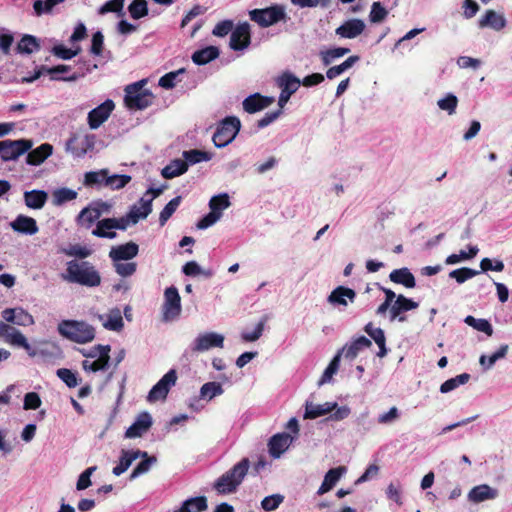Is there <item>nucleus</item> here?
Listing matches in <instances>:
<instances>
[{"label": "nucleus", "mask_w": 512, "mask_h": 512, "mask_svg": "<svg viewBox=\"0 0 512 512\" xmlns=\"http://www.w3.org/2000/svg\"><path fill=\"white\" fill-rule=\"evenodd\" d=\"M364 30V21L355 18L345 21L335 32L341 38L353 39L362 34Z\"/></svg>", "instance_id": "412c9836"}, {"label": "nucleus", "mask_w": 512, "mask_h": 512, "mask_svg": "<svg viewBox=\"0 0 512 512\" xmlns=\"http://www.w3.org/2000/svg\"><path fill=\"white\" fill-rule=\"evenodd\" d=\"M230 206L229 196L226 193L213 196L209 201V208L212 212L222 216V211Z\"/></svg>", "instance_id": "a18cd8bd"}, {"label": "nucleus", "mask_w": 512, "mask_h": 512, "mask_svg": "<svg viewBox=\"0 0 512 512\" xmlns=\"http://www.w3.org/2000/svg\"><path fill=\"white\" fill-rule=\"evenodd\" d=\"M142 459L141 462L137 464V466L133 469V471L130 474V480H133L140 475L148 472L150 470V467L153 463L156 462L155 456H148V453L146 452V456H140Z\"/></svg>", "instance_id": "de8ad7c7"}, {"label": "nucleus", "mask_w": 512, "mask_h": 512, "mask_svg": "<svg viewBox=\"0 0 512 512\" xmlns=\"http://www.w3.org/2000/svg\"><path fill=\"white\" fill-rule=\"evenodd\" d=\"M479 273V271L468 268V267H462L459 269H455L449 273V276L453 279H455L459 284L464 283L468 279L476 276Z\"/></svg>", "instance_id": "864d4df0"}, {"label": "nucleus", "mask_w": 512, "mask_h": 512, "mask_svg": "<svg viewBox=\"0 0 512 512\" xmlns=\"http://www.w3.org/2000/svg\"><path fill=\"white\" fill-rule=\"evenodd\" d=\"M130 181H131L130 175L115 174V175L109 176V173H108L107 179H106V186L110 187L111 189L118 190V189L124 188Z\"/></svg>", "instance_id": "603ef678"}, {"label": "nucleus", "mask_w": 512, "mask_h": 512, "mask_svg": "<svg viewBox=\"0 0 512 512\" xmlns=\"http://www.w3.org/2000/svg\"><path fill=\"white\" fill-rule=\"evenodd\" d=\"M62 253L69 257H78L80 259H85L91 255V250L85 246H81L79 244L71 245L68 248L62 249Z\"/></svg>", "instance_id": "4d7b16f0"}, {"label": "nucleus", "mask_w": 512, "mask_h": 512, "mask_svg": "<svg viewBox=\"0 0 512 512\" xmlns=\"http://www.w3.org/2000/svg\"><path fill=\"white\" fill-rule=\"evenodd\" d=\"M57 330L62 337L79 344L91 342L95 338V328L85 321L62 320Z\"/></svg>", "instance_id": "7ed1b4c3"}, {"label": "nucleus", "mask_w": 512, "mask_h": 512, "mask_svg": "<svg viewBox=\"0 0 512 512\" xmlns=\"http://www.w3.org/2000/svg\"><path fill=\"white\" fill-rule=\"evenodd\" d=\"M388 15V11L381 5L380 2H374L369 14V20L372 23L382 22Z\"/></svg>", "instance_id": "13d9d810"}, {"label": "nucleus", "mask_w": 512, "mask_h": 512, "mask_svg": "<svg viewBox=\"0 0 512 512\" xmlns=\"http://www.w3.org/2000/svg\"><path fill=\"white\" fill-rule=\"evenodd\" d=\"M234 23L232 20H223L218 22L213 28L212 34L217 37H224L230 32L232 33Z\"/></svg>", "instance_id": "69168bd1"}, {"label": "nucleus", "mask_w": 512, "mask_h": 512, "mask_svg": "<svg viewBox=\"0 0 512 512\" xmlns=\"http://www.w3.org/2000/svg\"><path fill=\"white\" fill-rule=\"evenodd\" d=\"M56 374L69 388H74L78 385L77 376L70 369L59 368Z\"/></svg>", "instance_id": "052dcab7"}, {"label": "nucleus", "mask_w": 512, "mask_h": 512, "mask_svg": "<svg viewBox=\"0 0 512 512\" xmlns=\"http://www.w3.org/2000/svg\"><path fill=\"white\" fill-rule=\"evenodd\" d=\"M146 80H140L125 88V105L129 109L143 110L153 104L154 95L151 91L143 89Z\"/></svg>", "instance_id": "20e7f679"}, {"label": "nucleus", "mask_w": 512, "mask_h": 512, "mask_svg": "<svg viewBox=\"0 0 512 512\" xmlns=\"http://www.w3.org/2000/svg\"><path fill=\"white\" fill-rule=\"evenodd\" d=\"M249 466V459L243 458L216 480L214 483L215 490L219 494H230L235 492L246 476Z\"/></svg>", "instance_id": "f03ea898"}, {"label": "nucleus", "mask_w": 512, "mask_h": 512, "mask_svg": "<svg viewBox=\"0 0 512 512\" xmlns=\"http://www.w3.org/2000/svg\"><path fill=\"white\" fill-rule=\"evenodd\" d=\"M162 311L164 321H172L180 315L181 298L175 286H170L165 289Z\"/></svg>", "instance_id": "6e6552de"}, {"label": "nucleus", "mask_w": 512, "mask_h": 512, "mask_svg": "<svg viewBox=\"0 0 512 512\" xmlns=\"http://www.w3.org/2000/svg\"><path fill=\"white\" fill-rule=\"evenodd\" d=\"M140 456H146V452L141 450H122L119 463L112 470L113 474L120 476L130 467L132 462L140 458Z\"/></svg>", "instance_id": "b1692460"}, {"label": "nucleus", "mask_w": 512, "mask_h": 512, "mask_svg": "<svg viewBox=\"0 0 512 512\" xmlns=\"http://www.w3.org/2000/svg\"><path fill=\"white\" fill-rule=\"evenodd\" d=\"M32 141L28 139L0 141V158L4 162L17 160L32 148Z\"/></svg>", "instance_id": "0eeeda50"}, {"label": "nucleus", "mask_w": 512, "mask_h": 512, "mask_svg": "<svg viewBox=\"0 0 512 512\" xmlns=\"http://www.w3.org/2000/svg\"><path fill=\"white\" fill-rule=\"evenodd\" d=\"M497 495V490L491 488L487 484H481L470 490L468 498L471 502L480 503L485 500L495 499Z\"/></svg>", "instance_id": "cd10ccee"}, {"label": "nucleus", "mask_w": 512, "mask_h": 512, "mask_svg": "<svg viewBox=\"0 0 512 512\" xmlns=\"http://www.w3.org/2000/svg\"><path fill=\"white\" fill-rule=\"evenodd\" d=\"M184 72L185 69L181 68L177 71L166 73L159 79V86L165 89H172L175 86L176 77Z\"/></svg>", "instance_id": "338daca9"}, {"label": "nucleus", "mask_w": 512, "mask_h": 512, "mask_svg": "<svg viewBox=\"0 0 512 512\" xmlns=\"http://www.w3.org/2000/svg\"><path fill=\"white\" fill-rule=\"evenodd\" d=\"M115 108L112 100L107 99L88 113V124L91 129L99 128L110 116Z\"/></svg>", "instance_id": "f8f14e48"}, {"label": "nucleus", "mask_w": 512, "mask_h": 512, "mask_svg": "<svg viewBox=\"0 0 512 512\" xmlns=\"http://www.w3.org/2000/svg\"><path fill=\"white\" fill-rule=\"evenodd\" d=\"M138 252L139 246L136 243L130 241L128 243L112 247L109 252V257L114 262L131 260L137 256Z\"/></svg>", "instance_id": "aec40b11"}, {"label": "nucleus", "mask_w": 512, "mask_h": 512, "mask_svg": "<svg viewBox=\"0 0 512 512\" xmlns=\"http://www.w3.org/2000/svg\"><path fill=\"white\" fill-rule=\"evenodd\" d=\"M207 509V499L205 496L194 497L186 500L180 509L175 512H202Z\"/></svg>", "instance_id": "ea45409f"}, {"label": "nucleus", "mask_w": 512, "mask_h": 512, "mask_svg": "<svg viewBox=\"0 0 512 512\" xmlns=\"http://www.w3.org/2000/svg\"><path fill=\"white\" fill-rule=\"evenodd\" d=\"M418 306V302H415L402 294L398 295L390 309L391 320L397 319L400 322L406 321V316L403 314L418 308Z\"/></svg>", "instance_id": "4468645a"}, {"label": "nucleus", "mask_w": 512, "mask_h": 512, "mask_svg": "<svg viewBox=\"0 0 512 512\" xmlns=\"http://www.w3.org/2000/svg\"><path fill=\"white\" fill-rule=\"evenodd\" d=\"M337 407V403L326 402L323 405L313 404L312 402H306L305 405V419H316L320 416L326 415L332 412Z\"/></svg>", "instance_id": "7c9ffc66"}, {"label": "nucleus", "mask_w": 512, "mask_h": 512, "mask_svg": "<svg viewBox=\"0 0 512 512\" xmlns=\"http://www.w3.org/2000/svg\"><path fill=\"white\" fill-rule=\"evenodd\" d=\"M372 342L365 336H360L354 341H352L349 345H346L342 349V353L344 354V357L347 359H354L357 357L358 353L363 350L364 348L371 347Z\"/></svg>", "instance_id": "f704fd0d"}, {"label": "nucleus", "mask_w": 512, "mask_h": 512, "mask_svg": "<svg viewBox=\"0 0 512 512\" xmlns=\"http://www.w3.org/2000/svg\"><path fill=\"white\" fill-rule=\"evenodd\" d=\"M340 360V353H338L329 363L327 368L324 370L320 380L319 385H323L324 383L330 381L332 376L337 372Z\"/></svg>", "instance_id": "bf43d9fd"}, {"label": "nucleus", "mask_w": 512, "mask_h": 512, "mask_svg": "<svg viewBox=\"0 0 512 512\" xmlns=\"http://www.w3.org/2000/svg\"><path fill=\"white\" fill-rule=\"evenodd\" d=\"M177 381L176 370H169L150 390L148 394L149 402H156L158 400L166 399L170 389Z\"/></svg>", "instance_id": "1a4fd4ad"}, {"label": "nucleus", "mask_w": 512, "mask_h": 512, "mask_svg": "<svg viewBox=\"0 0 512 512\" xmlns=\"http://www.w3.org/2000/svg\"><path fill=\"white\" fill-rule=\"evenodd\" d=\"M187 170V162L182 159H174L162 169L161 174L166 179H172L184 174Z\"/></svg>", "instance_id": "58836bf2"}, {"label": "nucleus", "mask_w": 512, "mask_h": 512, "mask_svg": "<svg viewBox=\"0 0 512 512\" xmlns=\"http://www.w3.org/2000/svg\"><path fill=\"white\" fill-rule=\"evenodd\" d=\"M41 406L40 396L36 392H29L24 396V409L36 410Z\"/></svg>", "instance_id": "774afa93"}, {"label": "nucleus", "mask_w": 512, "mask_h": 512, "mask_svg": "<svg viewBox=\"0 0 512 512\" xmlns=\"http://www.w3.org/2000/svg\"><path fill=\"white\" fill-rule=\"evenodd\" d=\"M506 21L502 15L497 14L494 10H487L486 13L479 19V27H491L496 31L503 29Z\"/></svg>", "instance_id": "2f4dec72"}, {"label": "nucleus", "mask_w": 512, "mask_h": 512, "mask_svg": "<svg viewBox=\"0 0 512 512\" xmlns=\"http://www.w3.org/2000/svg\"><path fill=\"white\" fill-rule=\"evenodd\" d=\"M0 338L14 346L22 348L28 346L26 337L18 329L3 321H0Z\"/></svg>", "instance_id": "a211bd4d"}, {"label": "nucleus", "mask_w": 512, "mask_h": 512, "mask_svg": "<svg viewBox=\"0 0 512 512\" xmlns=\"http://www.w3.org/2000/svg\"><path fill=\"white\" fill-rule=\"evenodd\" d=\"M265 323H266V318H263L256 325V328L254 329L253 332H243L241 334V338L243 339V341L254 342V341L258 340L263 334Z\"/></svg>", "instance_id": "e2e57ef3"}, {"label": "nucleus", "mask_w": 512, "mask_h": 512, "mask_svg": "<svg viewBox=\"0 0 512 512\" xmlns=\"http://www.w3.org/2000/svg\"><path fill=\"white\" fill-rule=\"evenodd\" d=\"M349 52H350V49L345 48V47H337V48L328 49L326 51H322L321 52L322 63L325 66H328L331 64V62L334 59L340 58V57L348 54Z\"/></svg>", "instance_id": "8fccbe9b"}, {"label": "nucleus", "mask_w": 512, "mask_h": 512, "mask_svg": "<svg viewBox=\"0 0 512 512\" xmlns=\"http://www.w3.org/2000/svg\"><path fill=\"white\" fill-rule=\"evenodd\" d=\"M278 85L281 88V93L278 99V106L282 111L292 94L298 90L300 86V80L293 74L286 72L283 73L279 78Z\"/></svg>", "instance_id": "9d476101"}, {"label": "nucleus", "mask_w": 512, "mask_h": 512, "mask_svg": "<svg viewBox=\"0 0 512 512\" xmlns=\"http://www.w3.org/2000/svg\"><path fill=\"white\" fill-rule=\"evenodd\" d=\"M80 51V48H77L76 50H72L70 48L65 47L64 45H55L52 48V53L57 56L58 58H61L63 60H70L73 57H75Z\"/></svg>", "instance_id": "0e129e2a"}, {"label": "nucleus", "mask_w": 512, "mask_h": 512, "mask_svg": "<svg viewBox=\"0 0 512 512\" xmlns=\"http://www.w3.org/2000/svg\"><path fill=\"white\" fill-rule=\"evenodd\" d=\"M152 417L148 412L140 413L133 424L127 428L125 437L132 439L142 437L152 426Z\"/></svg>", "instance_id": "f3484780"}, {"label": "nucleus", "mask_w": 512, "mask_h": 512, "mask_svg": "<svg viewBox=\"0 0 512 512\" xmlns=\"http://www.w3.org/2000/svg\"><path fill=\"white\" fill-rule=\"evenodd\" d=\"M128 11L133 19H140L148 15L146 0H133L128 6Z\"/></svg>", "instance_id": "09e8293b"}, {"label": "nucleus", "mask_w": 512, "mask_h": 512, "mask_svg": "<svg viewBox=\"0 0 512 512\" xmlns=\"http://www.w3.org/2000/svg\"><path fill=\"white\" fill-rule=\"evenodd\" d=\"M48 195L43 190H31L24 193V201L31 209H41L47 201Z\"/></svg>", "instance_id": "e433bc0d"}, {"label": "nucleus", "mask_w": 512, "mask_h": 512, "mask_svg": "<svg viewBox=\"0 0 512 512\" xmlns=\"http://www.w3.org/2000/svg\"><path fill=\"white\" fill-rule=\"evenodd\" d=\"M346 472V467L339 466L336 468L330 469L324 476V480L318 489V494L323 495L329 492L336 483L340 480L341 476Z\"/></svg>", "instance_id": "bb28decb"}, {"label": "nucleus", "mask_w": 512, "mask_h": 512, "mask_svg": "<svg viewBox=\"0 0 512 512\" xmlns=\"http://www.w3.org/2000/svg\"><path fill=\"white\" fill-rule=\"evenodd\" d=\"M100 217L99 210L91 203L80 211L76 222L79 226L89 229L96 221L100 220Z\"/></svg>", "instance_id": "c756f323"}, {"label": "nucleus", "mask_w": 512, "mask_h": 512, "mask_svg": "<svg viewBox=\"0 0 512 512\" xmlns=\"http://www.w3.org/2000/svg\"><path fill=\"white\" fill-rule=\"evenodd\" d=\"M222 393V386L218 382H207L200 389V395L202 398L212 399Z\"/></svg>", "instance_id": "5fc2aeb1"}, {"label": "nucleus", "mask_w": 512, "mask_h": 512, "mask_svg": "<svg viewBox=\"0 0 512 512\" xmlns=\"http://www.w3.org/2000/svg\"><path fill=\"white\" fill-rule=\"evenodd\" d=\"M283 500L284 496L280 494H273L265 497L261 502V506L265 511H274L279 507Z\"/></svg>", "instance_id": "680f3d73"}, {"label": "nucleus", "mask_w": 512, "mask_h": 512, "mask_svg": "<svg viewBox=\"0 0 512 512\" xmlns=\"http://www.w3.org/2000/svg\"><path fill=\"white\" fill-rule=\"evenodd\" d=\"M275 99L269 96H263L259 93H255L253 95L248 96L243 101V109L250 114L259 112L271 104H273Z\"/></svg>", "instance_id": "6ab92c4d"}, {"label": "nucleus", "mask_w": 512, "mask_h": 512, "mask_svg": "<svg viewBox=\"0 0 512 512\" xmlns=\"http://www.w3.org/2000/svg\"><path fill=\"white\" fill-rule=\"evenodd\" d=\"M63 278L70 282L86 287H97L101 284V275L95 266L88 261L67 262L66 273Z\"/></svg>", "instance_id": "f257e3e1"}, {"label": "nucleus", "mask_w": 512, "mask_h": 512, "mask_svg": "<svg viewBox=\"0 0 512 512\" xmlns=\"http://www.w3.org/2000/svg\"><path fill=\"white\" fill-rule=\"evenodd\" d=\"M182 201L181 196H177L173 199H171L163 208V210L160 212L159 215V223L161 226H164L168 219L173 215V213L176 211L178 206L180 205Z\"/></svg>", "instance_id": "49530a36"}, {"label": "nucleus", "mask_w": 512, "mask_h": 512, "mask_svg": "<svg viewBox=\"0 0 512 512\" xmlns=\"http://www.w3.org/2000/svg\"><path fill=\"white\" fill-rule=\"evenodd\" d=\"M250 19L259 26L266 28L285 20V9L281 5H273L264 9H254L249 12Z\"/></svg>", "instance_id": "423d86ee"}, {"label": "nucleus", "mask_w": 512, "mask_h": 512, "mask_svg": "<svg viewBox=\"0 0 512 512\" xmlns=\"http://www.w3.org/2000/svg\"><path fill=\"white\" fill-rule=\"evenodd\" d=\"M40 48V42L35 36L25 34L17 43L15 50L18 54L30 55L34 52L39 51Z\"/></svg>", "instance_id": "c9c22d12"}, {"label": "nucleus", "mask_w": 512, "mask_h": 512, "mask_svg": "<svg viewBox=\"0 0 512 512\" xmlns=\"http://www.w3.org/2000/svg\"><path fill=\"white\" fill-rule=\"evenodd\" d=\"M389 278L393 283L401 284L406 288H414L416 285L414 275L406 267L393 270Z\"/></svg>", "instance_id": "72a5a7b5"}, {"label": "nucleus", "mask_w": 512, "mask_h": 512, "mask_svg": "<svg viewBox=\"0 0 512 512\" xmlns=\"http://www.w3.org/2000/svg\"><path fill=\"white\" fill-rule=\"evenodd\" d=\"M224 337L220 334L209 332L199 335L195 341L192 350L194 352H203L211 348H222Z\"/></svg>", "instance_id": "dca6fc26"}, {"label": "nucleus", "mask_w": 512, "mask_h": 512, "mask_svg": "<svg viewBox=\"0 0 512 512\" xmlns=\"http://www.w3.org/2000/svg\"><path fill=\"white\" fill-rule=\"evenodd\" d=\"M93 137L85 135L81 138L78 134L73 133L66 142V151L74 157L81 158L94 146Z\"/></svg>", "instance_id": "9b49d317"}, {"label": "nucleus", "mask_w": 512, "mask_h": 512, "mask_svg": "<svg viewBox=\"0 0 512 512\" xmlns=\"http://www.w3.org/2000/svg\"><path fill=\"white\" fill-rule=\"evenodd\" d=\"M108 169H101L98 171L86 172L84 175V185L87 187H93L95 185L104 184L106 186Z\"/></svg>", "instance_id": "79ce46f5"}, {"label": "nucleus", "mask_w": 512, "mask_h": 512, "mask_svg": "<svg viewBox=\"0 0 512 512\" xmlns=\"http://www.w3.org/2000/svg\"><path fill=\"white\" fill-rule=\"evenodd\" d=\"M292 437L287 433L273 435L268 443L269 453L274 458H279L290 446Z\"/></svg>", "instance_id": "4be33fe9"}, {"label": "nucleus", "mask_w": 512, "mask_h": 512, "mask_svg": "<svg viewBox=\"0 0 512 512\" xmlns=\"http://www.w3.org/2000/svg\"><path fill=\"white\" fill-rule=\"evenodd\" d=\"M53 152V147L49 143H43L34 150H29L26 162L29 165L37 166L42 164Z\"/></svg>", "instance_id": "a878e982"}, {"label": "nucleus", "mask_w": 512, "mask_h": 512, "mask_svg": "<svg viewBox=\"0 0 512 512\" xmlns=\"http://www.w3.org/2000/svg\"><path fill=\"white\" fill-rule=\"evenodd\" d=\"M437 105L441 110H444L449 115H452L456 111L458 98L453 94H447L446 97L438 100Z\"/></svg>", "instance_id": "6e6d98bb"}, {"label": "nucleus", "mask_w": 512, "mask_h": 512, "mask_svg": "<svg viewBox=\"0 0 512 512\" xmlns=\"http://www.w3.org/2000/svg\"><path fill=\"white\" fill-rule=\"evenodd\" d=\"M139 203L140 206L133 205L127 213L132 224L138 223L140 219H145L152 212V199L141 198Z\"/></svg>", "instance_id": "c85d7f7f"}, {"label": "nucleus", "mask_w": 512, "mask_h": 512, "mask_svg": "<svg viewBox=\"0 0 512 512\" xmlns=\"http://www.w3.org/2000/svg\"><path fill=\"white\" fill-rule=\"evenodd\" d=\"M251 43L250 26L247 22L239 24L231 33L230 48L234 51L246 49Z\"/></svg>", "instance_id": "ddd939ff"}, {"label": "nucleus", "mask_w": 512, "mask_h": 512, "mask_svg": "<svg viewBox=\"0 0 512 512\" xmlns=\"http://www.w3.org/2000/svg\"><path fill=\"white\" fill-rule=\"evenodd\" d=\"M220 51L216 46H207L203 49L196 50L192 54V61L196 65H205L219 57Z\"/></svg>", "instance_id": "473e14b6"}, {"label": "nucleus", "mask_w": 512, "mask_h": 512, "mask_svg": "<svg viewBox=\"0 0 512 512\" xmlns=\"http://www.w3.org/2000/svg\"><path fill=\"white\" fill-rule=\"evenodd\" d=\"M114 229L112 218H104L97 222L96 228L92 231V235L99 238L114 239L117 236Z\"/></svg>", "instance_id": "4c0bfd02"}, {"label": "nucleus", "mask_w": 512, "mask_h": 512, "mask_svg": "<svg viewBox=\"0 0 512 512\" xmlns=\"http://www.w3.org/2000/svg\"><path fill=\"white\" fill-rule=\"evenodd\" d=\"M77 192L75 190H72L70 188H59L54 191L53 198L54 203L57 205H61L65 202L72 201L77 198Z\"/></svg>", "instance_id": "3c124183"}, {"label": "nucleus", "mask_w": 512, "mask_h": 512, "mask_svg": "<svg viewBox=\"0 0 512 512\" xmlns=\"http://www.w3.org/2000/svg\"><path fill=\"white\" fill-rule=\"evenodd\" d=\"M183 161L187 162V165L189 164H197L202 161H209L212 158V155L209 152L198 150V149H192L187 150L183 152Z\"/></svg>", "instance_id": "37998d69"}, {"label": "nucleus", "mask_w": 512, "mask_h": 512, "mask_svg": "<svg viewBox=\"0 0 512 512\" xmlns=\"http://www.w3.org/2000/svg\"><path fill=\"white\" fill-rule=\"evenodd\" d=\"M10 225L15 232L26 235H34L39 230L34 218L22 214L18 215Z\"/></svg>", "instance_id": "5701e85b"}, {"label": "nucleus", "mask_w": 512, "mask_h": 512, "mask_svg": "<svg viewBox=\"0 0 512 512\" xmlns=\"http://www.w3.org/2000/svg\"><path fill=\"white\" fill-rule=\"evenodd\" d=\"M71 67L69 65H57L54 67H51L49 70H47V74L51 76V80L54 81H66V82H73L76 81L80 75L73 73L69 76H58L60 73H66L70 71Z\"/></svg>", "instance_id": "a19ab883"}, {"label": "nucleus", "mask_w": 512, "mask_h": 512, "mask_svg": "<svg viewBox=\"0 0 512 512\" xmlns=\"http://www.w3.org/2000/svg\"><path fill=\"white\" fill-rule=\"evenodd\" d=\"M471 378V375L469 373H462L457 375L456 377L450 378L446 380L444 383L440 386V392L441 393H448L460 385L466 384Z\"/></svg>", "instance_id": "c03bdc74"}, {"label": "nucleus", "mask_w": 512, "mask_h": 512, "mask_svg": "<svg viewBox=\"0 0 512 512\" xmlns=\"http://www.w3.org/2000/svg\"><path fill=\"white\" fill-rule=\"evenodd\" d=\"M356 298V292L345 286L336 287L328 296V302L332 305H342L347 306L348 299L350 302H354Z\"/></svg>", "instance_id": "393cba45"}, {"label": "nucleus", "mask_w": 512, "mask_h": 512, "mask_svg": "<svg viewBox=\"0 0 512 512\" xmlns=\"http://www.w3.org/2000/svg\"><path fill=\"white\" fill-rule=\"evenodd\" d=\"M96 349H99V357L93 362H89L88 360H84L82 362V367L87 372H98L104 371L109 366L110 361V345H96Z\"/></svg>", "instance_id": "2eb2a0df"}, {"label": "nucleus", "mask_w": 512, "mask_h": 512, "mask_svg": "<svg viewBox=\"0 0 512 512\" xmlns=\"http://www.w3.org/2000/svg\"><path fill=\"white\" fill-rule=\"evenodd\" d=\"M241 127L240 120L235 116L224 118L216 128L212 137L213 143L218 148H223L230 144L237 136Z\"/></svg>", "instance_id": "39448f33"}]
</instances>
